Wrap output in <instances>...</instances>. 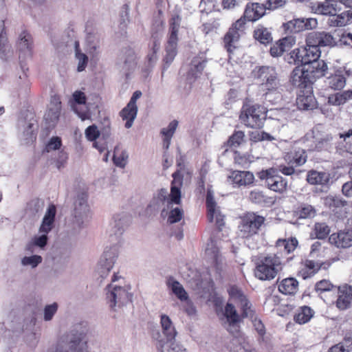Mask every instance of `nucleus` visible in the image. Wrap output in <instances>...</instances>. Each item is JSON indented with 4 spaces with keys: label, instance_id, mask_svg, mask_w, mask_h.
I'll return each mask as SVG.
<instances>
[{
    "label": "nucleus",
    "instance_id": "29",
    "mask_svg": "<svg viewBox=\"0 0 352 352\" xmlns=\"http://www.w3.org/2000/svg\"><path fill=\"white\" fill-rule=\"evenodd\" d=\"M307 181L311 185H326L329 181V174L311 170L307 173Z\"/></svg>",
    "mask_w": 352,
    "mask_h": 352
},
{
    "label": "nucleus",
    "instance_id": "30",
    "mask_svg": "<svg viewBox=\"0 0 352 352\" xmlns=\"http://www.w3.org/2000/svg\"><path fill=\"white\" fill-rule=\"evenodd\" d=\"M254 38L261 44L267 45L272 42L271 32L262 25H258L253 31Z\"/></svg>",
    "mask_w": 352,
    "mask_h": 352
},
{
    "label": "nucleus",
    "instance_id": "2",
    "mask_svg": "<svg viewBox=\"0 0 352 352\" xmlns=\"http://www.w3.org/2000/svg\"><path fill=\"white\" fill-rule=\"evenodd\" d=\"M265 217L254 212H247L239 217L238 234L243 239L258 235L264 226Z\"/></svg>",
    "mask_w": 352,
    "mask_h": 352
},
{
    "label": "nucleus",
    "instance_id": "18",
    "mask_svg": "<svg viewBox=\"0 0 352 352\" xmlns=\"http://www.w3.org/2000/svg\"><path fill=\"white\" fill-rule=\"evenodd\" d=\"M324 263H319L313 260L306 259L300 263L297 275L305 280L313 277L322 268H325Z\"/></svg>",
    "mask_w": 352,
    "mask_h": 352
},
{
    "label": "nucleus",
    "instance_id": "9",
    "mask_svg": "<svg viewBox=\"0 0 352 352\" xmlns=\"http://www.w3.org/2000/svg\"><path fill=\"white\" fill-rule=\"evenodd\" d=\"M206 204L207 208V218L210 222L214 221L215 217V224L219 230L221 231L222 228L225 225V216L221 214L218 208H217V204L214 199L212 191L208 190L206 195Z\"/></svg>",
    "mask_w": 352,
    "mask_h": 352
},
{
    "label": "nucleus",
    "instance_id": "51",
    "mask_svg": "<svg viewBox=\"0 0 352 352\" xmlns=\"http://www.w3.org/2000/svg\"><path fill=\"white\" fill-rule=\"evenodd\" d=\"M160 49V43L157 41L153 42L151 52L146 56L148 67H152L157 60V52Z\"/></svg>",
    "mask_w": 352,
    "mask_h": 352
},
{
    "label": "nucleus",
    "instance_id": "14",
    "mask_svg": "<svg viewBox=\"0 0 352 352\" xmlns=\"http://www.w3.org/2000/svg\"><path fill=\"white\" fill-rule=\"evenodd\" d=\"M298 245V241L296 237H289L287 239H278L276 241L275 248L277 250L276 253L281 258L285 257L287 260H290L292 256H289L296 249Z\"/></svg>",
    "mask_w": 352,
    "mask_h": 352
},
{
    "label": "nucleus",
    "instance_id": "13",
    "mask_svg": "<svg viewBox=\"0 0 352 352\" xmlns=\"http://www.w3.org/2000/svg\"><path fill=\"white\" fill-rule=\"evenodd\" d=\"M62 109L60 97L58 94L51 96L44 118L50 125H54L59 120Z\"/></svg>",
    "mask_w": 352,
    "mask_h": 352
},
{
    "label": "nucleus",
    "instance_id": "20",
    "mask_svg": "<svg viewBox=\"0 0 352 352\" xmlns=\"http://www.w3.org/2000/svg\"><path fill=\"white\" fill-rule=\"evenodd\" d=\"M296 102L299 109H313L316 104V101L312 91V87L300 90Z\"/></svg>",
    "mask_w": 352,
    "mask_h": 352
},
{
    "label": "nucleus",
    "instance_id": "19",
    "mask_svg": "<svg viewBox=\"0 0 352 352\" xmlns=\"http://www.w3.org/2000/svg\"><path fill=\"white\" fill-rule=\"evenodd\" d=\"M296 43V38L293 36L283 37L272 45L270 54L273 57H278L289 50Z\"/></svg>",
    "mask_w": 352,
    "mask_h": 352
},
{
    "label": "nucleus",
    "instance_id": "5",
    "mask_svg": "<svg viewBox=\"0 0 352 352\" xmlns=\"http://www.w3.org/2000/svg\"><path fill=\"white\" fill-rule=\"evenodd\" d=\"M245 30L243 19H238L232 24L222 38L223 46L228 53L229 58L237 48L241 35L244 33Z\"/></svg>",
    "mask_w": 352,
    "mask_h": 352
},
{
    "label": "nucleus",
    "instance_id": "17",
    "mask_svg": "<svg viewBox=\"0 0 352 352\" xmlns=\"http://www.w3.org/2000/svg\"><path fill=\"white\" fill-rule=\"evenodd\" d=\"M305 67H296L290 76V82L293 86L299 88L300 90L311 88L312 83L309 77L307 75Z\"/></svg>",
    "mask_w": 352,
    "mask_h": 352
},
{
    "label": "nucleus",
    "instance_id": "23",
    "mask_svg": "<svg viewBox=\"0 0 352 352\" xmlns=\"http://www.w3.org/2000/svg\"><path fill=\"white\" fill-rule=\"evenodd\" d=\"M329 242L339 248H347L352 246V230L333 233L329 236Z\"/></svg>",
    "mask_w": 352,
    "mask_h": 352
},
{
    "label": "nucleus",
    "instance_id": "10",
    "mask_svg": "<svg viewBox=\"0 0 352 352\" xmlns=\"http://www.w3.org/2000/svg\"><path fill=\"white\" fill-rule=\"evenodd\" d=\"M130 287H123L114 286L112 290L107 294V299L111 308H113L117 305H124L129 301H131L132 295L129 292Z\"/></svg>",
    "mask_w": 352,
    "mask_h": 352
},
{
    "label": "nucleus",
    "instance_id": "12",
    "mask_svg": "<svg viewBox=\"0 0 352 352\" xmlns=\"http://www.w3.org/2000/svg\"><path fill=\"white\" fill-rule=\"evenodd\" d=\"M335 306L339 311H346L352 307V285L343 284L338 287Z\"/></svg>",
    "mask_w": 352,
    "mask_h": 352
},
{
    "label": "nucleus",
    "instance_id": "15",
    "mask_svg": "<svg viewBox=\"0 0 352 352\" xmlns=\"http://www.w3.org/2000/svg\"><path fill=\"white\" fill-rule=\"evenodd\" d=\"M228 181L234 187H245L252 184L254 182V174L248 170H232L228 177Z\"/></svg>",
    "mask_w": 352,
    "mask_h": 352
},
{
    "label": "nucleus",
    "instance_id": "38",
    "mask_svg": "<svg viewBox=\"0 0 352 352\" xmlns=\"http://www.w3.org/2000/svg\"><path fill=\"white\" fill-rule=\"evenodd\" d=\"M219 28L220 23L219 19H212L207 22L203 23L199 27V30L205 36H207L217 33Z\"/></svg>",
    "mask_w": 352,
    "mask_h": 352
},
{
    "label": "nucleus",
    "instance_id": "57",
    "mask_svg": "<svg viewBox=\"0 0 352 352\" xmlns=\"http://www.w3.org/2000/svg\"><path fill=\"white\" fill-rule=\"evenodd\" d=\"M333 287V285L329 280L323 279L316 283L315 291L322 293L332 290Z\"/></svg>",
    "mask_w": 352,
    "mask_h": 352
},
{
    "label": "nucleus",
    "instance_id": "37",
    "mask_svg": "<svg viewBox=\"0 0 352 352\" xmlns=\"http://www.w3.org/2000/svg\"><path fill=\"white\" fill-rule=\"evenodd\" d=\"M303 23V18L294 19L284 23L282 27L285 33H297L304 31Z\"/></svg>",
    "mask_w": 352,
    "mask_h": 352
},
{
    "label": "nucleus",
    "instance_id": "47",
    "mask_svg": "<svg viewBox=\"0 0 352 352\" xmlns=\"http://www.w3.org/2000/svg\"><path fill=\"white\" fill-rule=\"evenodd\" d=\"M314 231L317 239H324L329 234L330 228L325 223H316Z\"/></svg>",
    "mask_w": 352,
    "mask_h": 352
},
{
    "label": "nucleus",
    "instance_id": "4",
    "mask_svg": "<svg viewBox=\"0 0 352 352\" xmlns=\"http://www.w3.org/2000/svg\"><path fill=\"white\" fill-rule=\"evenodd\" d=\"M321 51L315 43H310L309 36L305 38V45L294 49L289 53V63L307 65L319 60Z\"/></svg>",
    "mask_w": 352,
    "mask_h": 352
},
{
    "label": "nucleus",
    "instance_id": "1",
    "mask_svg": "<svg viewBox=\"0 0 352 352\" xmlns=\"http://www.w3.org/2000/svg\"><path fill=\"white\" fill-rule=\"evenodd\" d=\"M282 269L283 263L280 256L276 254H270L261 258L256 263L254 276L261 280H271Z\"/></svg>",
    "mask_w": 352,
    "mask_h": 352
},
{
    "label": "nucleus",
    "instance_id": "59",
    "mask_svg": "<svg viewBox=\"0 0 352 352\" xmlns=\"http://www.w3.org/2000/svg\"><path fill=\"white\" fill-rule=\"evenodd\" d=\"M100 135V133L98 127L94 124L89 126L85 130V136L91 142L95 141L99 138Z\"/></svg>",
    "mask_w": 352,
    "mask_h": 352
},
{
    "label": "nucleus",
    "instance_id": "53",
    "mask_svg": "<svg viewBox=\"0 0 352 352\" xmlns=\"http://www.w3.org/2000/svg\"><path fill=\"white\" fill-rule=\"evenodd\" d=\"M184 217V211L179 208L172 209L168 214L167 221L170 224L177 223Z\"/></svg>",
    "mask_w": 352,
    "mask_h": 352
},
{
    "label": "nucleus",
    "instance_id": "35",
    "mask_svg": "<svg viewBox=\"0 0 352 352\" xmlns=\"http://www.w3.org/2000/svg\"><path fill=\"white\" fill-rule=\"evenodd\" d=\"M314 311L311 307L304 305L299 308L294 316V321L300 324L308 322L314 316Z\"/></svg>",
    "mask_w": 352,
    "mask_h": 352
},
{
    "label": "nucleus",
    "instance_id": "16",
    "mask_svg": "<svg viewBox=\"0 0 352 352\" xmlns=\"http://www.w3.org/2000/svg\"><path fill=\"white\" fill-rule=\"evenodd\" d=\"M310 43H315L318 47H335L337 45L336 39L330 32L314 31L307 34Z\"/></svg>",
    "mask_w": 352,
    "mask_h": 352
},
{
    "label": "nucleus",
    "instance_id": "60",
    "mask_svg": "<svg viewBox=\"0 0 352 352\" xmlns=\"http://www.w3.org/2000/svg\"><path fill=\"white\" fill-rule=\"evenodd\" d=\"M286 3L287 0H266L264 4L266 10L273 11L283 8Z\"/></svg>",
    "mask_w": 352,
    "mask_h": 352
},
{
    "label": "nucleus",
    "instance_id": "3",
    "mask_svg": "<svg viewBox=\"0 0 352 352\" xmlns=\"http://www.w3.org/2000/svg\"><path fill=\"white\" fill-rule=\"evenodd\" d=\"M267 111L261 104H245L243 105L239 118L248 127L261 129L267 118Z\"/></svg>",
    "mask_w": 352,
    "mask_h": 352
},
{
    "label": "nucleus",
    "instance_id": "44",
    "mask_svg": "<svg viewBox=\"0 0 352 352\" xmlns=\"http://www.w3.org/2000/svg\"><path fill=\"white\" fill-rule=\"evenodd\" d=\"M234 164L243 168H248L252 163L251 156L248 154H241L235 151L234 157Z\"/></svg>",
    "mask_w": 352,
    "mask_h": 352
},
{
    "label": "nucleus",
    "instance_id": "64",
    "mask_svg": "<svg viewBox=\"0 0 352 352\" xmlns=\"http://www.w3.org/2000/svg\"><path fill=\"white\" fill-rule=\"evenodd\" d=\"M181 186H171L170 198V201L176 204L181 202Z\"/></svg>",
    "mask_w": 352,
    "mask_h": 352
},
{
    "label": "nucleus",
    "instance_id": "27",
    "mask_svg": "<svg viewBox=\"0 0 352 352\" xmlns=\"http://www.w3.org/2000/svg\"><path fill=\"white\" fill-rule=\"evenodd\" d=\"M178 32H170L166 45V56L164 60L166 63L173 60L177 53Z\"/></svg>",
    "mask_w": 352,
    "mask_h": 352
},
{
    "label": "nucleus",
    "instance_id": "40",
    "mask_svg": "<svg viewBox=\"0 0 352 352\" xmlns=\"http://www.w3.org/2000/svg\"><path fill=\"white\" fill-rule=\"evenodd\" d=\"M123 58L126 69L130 70L136 66V55L133 49L126 48L124 51Z\"/></svg>",
    "mask_w": 352,
    "mask_h": 352
},
{
    "label": "nucleus",
    "instance_id": "61",
    "mask_svg": "<svg viewBox=\"0 0 352 352\" xmlns=\"http://www.w3.org/2000/svg\"><path fill=\"white\" fill-rule=\"evenodd\" d=\"M42 261L41 256L33 255L31 256H25L22 259L23 265H32L33 267L37 266Z\"/></svg>",
    "mask_w": 352,
    "mask_h": 352
},
{
    "label": "nucleus",
    "instance_id": "41",
    "mask_svg": "<svg viewBox=\"0 0 352 352\" xmlns=\"http://www.w3.org/2000/svg\"><path fill=\"white\" fill-rule=\"evenodd\" d=\"M250 200L254 204L264 205L272 202L271 198L267 197L263 192L252 190L250 193Z\"/></svg>",
    "mask_w": 352,
    "mask_h": 352
},
{
    "label": "nucleus",
    "instance_id": "26",
    "mask_svg": "<svg viewBox=\"0 0 352 352\" xmlns=\"http://www.w3.org/2000/svg\"><path fill=\"white\" fill-rule=\"evenodd\" d=\"M278 290L284 295H295L298 290L299 283L293 277L283 278L280 281H277Z\"/></svg>",
    "mask_w": 352,
    "mask_h": 352
},
{
    "label": "nucleus",
    "instance_id": "45",
    "mask_svg": "<svg viewBox=\"0 0 352 352\" xmlns=\"http://www.w3.org/2000/svg\"><path fill=\"white\" fill-rule=\"evenodd\" d=\"M128 155L126 152L116 147L113 152V163L120 167H124L126 163Z\"/></svg>",
    "mask_w": 352,
    "mask_h": 352
},
{
    "label": "nucleus",
    "instance_id": "49",
    "mask_svg": "<svg viewBox=\"0 0 352 352\" xmlns=\"http://www.w3.org/2000/svg\"><path fill=\"white\" fill-rule=\"evenodd\" d=\"M87 199V195L86 193H82L78 197L75 202V212L76 214H78L80 215L81 214V212H78V210H83L85 212L89 210Z\"/></svg>",
    "mask_w": 352,
    "mask_h": 352
},
{
    "label": "nucleus",
    "instance_id": "50",
    "mask_svg": "<svg viewBox=\"0 0 352 352\" xmlns=\"http://www.w3.org/2000/svg\"><path fill=\"white\" fill-rule=\"evenodd\" d=\"M230 298L235 302H239L246 296L244 295L242 290L236 285H232L228 289Z\"/></svg>",
    "mask_w": 352,
    "mask_h": 352
},
{
    "label": "nucleus",
    "instance_id": "11",
    "mask_svg": "<svg viewBox=\"0 0 352 352\" xmlns=\"http://www.w3.org/2000/svg\"><path fill=\"white\" fill-rule=\"evenodd\" d=\"M266 8L264 3L258 2H248L245 8L243 14L239 19H243L244 26L246 21L255 22L263 17L266 14Z\"/></svg>",
    "mask_w": 352,
    "mask_h": 352
},
{
    "label": "nucleus",
    "instance_id": "54",
    "mask_svg": "<svg viewBox=\"0 0 352 352\" xmlns=\"http://www.w3.org/2000/svg\"><path fill=\"white\" fill-rule=\"evenodd\" d=\"M62 146V141L60 138L58 136L52 137L47 144L45 145V147L43 149V153H49L52 151H55L59 149Z\"/></svg>",
    "mask_w": 352,
    "mask_h": 352
},
{
    "label": "nucleus",
    "instance_id": "31",
    "mask_svg": "<svg viewBox=\"0 0 352 352\" xmlns=\"http://www.w3.org/2000/svg\"><path fill=\"white\" fill-rule=\"evenodd\" d=\"M160 323L162 325L163 333L166 337L167 341L175 340L177 332L173 325V322L170 318L168 316L162 314L161 316Z\"/></svg>",
    "mask_w": 352,
    "mask_h": 352
},
{
    "label": "nucleus",
    "instance_id": "6",
    "mask_svg": "<svg viewBox=\"0 0 352 352\" xmlns=\"http://www.w3.org/2000/svg\"><path fill=\"white\" fill-rule=\"evenodd\" d=\"M254 72V77L261 81V87L263 91H266L267 93L278 89L280 86V81L277 73L273 67L261 66Z\"/></svg>",
    "mask_w": 352,
    "mask_h": 352
},
{
    "label": "nucleus",
    "instance_id": "55",
    "mask_svg": "<svg viewBox=\"0 0 352 352\" xmlns=\"http://www.w3.org/2000/svg\"><path fill=\"white\" fill-rule=\"evenodd\" d=\"M298 214L302 219L311 218L315 216L316 210L311 205H304L299 208Z\"/></svg>",
    "mask_w": 352,
    "mask_h": 352
},
{
    "label": "nucleus",
    "instance_id": "28",
    "mask_svg": "<svg viewBox=\"0 0 352 352\" xmlns=\"http://www.w3.org/2000/svg\"><path fill=\"white\" fill-rule=\"evenodd\" d=\"M117 256L118 250L115 247L111 248L109 250L104 252L100 261V265L102 269L105 270L107 274L112 269Z\"/></svg>",
    "mask_w": 352,
    "mask_h": 352
},
{
    "label": "nucleus",
    "instance_id": "33",
    "mask_svg": "<svg viewBox=\"0 0 352 352\" xmlns=\"http://www.w3.org/2000/svg\"><path fill=\"white\" fill-rule=\"evenodd\" d=\"M346 78L341 72L331 74L327 78V84L329 88L335 91L342 90L346 85Z\"/></svg>",
    "mask_w": 352,
    "mask_h": 352
},
{
    "label": "nucleus",
    "instance_id": "58",
    "mask_svg": "<svg viewBox=\"0 0 352 352\" xmlns=\"http://www.w3.org/2000/svg\"><path fill=\"white\" fill-rule=\"evenodd\" d=\"M331 141L332 138L329 136L320 139L316 143V149L318 151H327L330 149L332 146Z\"/></svg>",
    "mask_w": 352,
    "mask_h": 352
},
{
    "label": "nucleus",
    "instance_id": "36",
    "mask_svg": "<svg viewBox=\"0 0 352 352\" xmlns=\"http://www.w3.org/2000/svg\"><path fill=\"white\" fill-rule=\"evenodd\" d=\"M314 13L322 15H329L337 13L336 4H331L327 1L316 3L313 7Z\"/></svg>",
    "mask_w": 352,
    "mask_h": 352
},
{
    "label": "nucleus",
    "instance_id": "39",
    "mask_svg": "<svg viewBox=\"0 0 352 352\" xmlns=\"http://www.w3.org/2000/svg\"><path fill=\"white\" fill-rule=\"evenodd\" d=\"M224 316L230 326H234L240 322V316L238 314L234 306L228 302L225 307Z\"/></svg>",
    "mask_w": 352,
    "mask_h": 352
},
{
    "label": "nucleus",
    "instance_id": "63",
    "mask_svg": "<svg viewBox=\"0 0 352 352\" xmlns=\"http://www.w3.org/2000/svg\"><path fill=\"white\" fill-rule=\"evenodd\" d=\"M293 165L280 164L278 166V170L286 176H292L294 174L298 175L300 171H297Z\"/></svg>",
    "mask_w": 352,
    "mask_h": 352
},
{
    "label": "nucleus",
    "instance_id": "25",
    "mask_svg": "<svg viewBox=\"0 0 352 352\" xmlns=\"http://www.w3.org/2000/svg\"><path fill=\"white\" fill-rule=\"evenodd\" d=\"M56 214V206L53 204H50L40 226V233L48 234L52 230L54 224Z\"/></svg>",
    "mask_w": 352,
    "mask_h": 352
},
{
    "label": "nucleus",
    "instance_id": "34",
    "mask_svg": "<svg viewBox=\"0 0 352 352\" xmlns=\"http://www.w3.org/2000/svg\"><path fill=\"white\" fill-rule=\"evenodd\" d=\"M73 101L72 102V107L75 112L78 115V116L82 120H85L88 118V113L87 111H78L76 107V104H85L87 102V97L84 92L81 91H76L74 92L73 95Z\"/></svg>",
    "mask_w": 352,
    "mask_h": 352
},
{
    "label": "nucleus",
    "instance_id": "52",
    "mask_svg": "<svg viewBox=\"0 0 352 352\" xmlns=\"http://www.w3.org/2000/svg\"><path fill=\"white\" fill-rule=\"evenodd\" d=\"M340 138L342 139V144L344 149L352 154V130L339 134Z\"/></svg>",
    "mask_w": 352,
    "mask_h": 352
},
{
    "label": "nucleus",
    "instance_id": "32",
    "mask_svg": "<svg viewBox=\"0 0 352 352\" xmlns=\"http://www.w3.org/2000/svg\"><path fill=\"white\" fill-rule=\"evenodd\" d=\"M178 122L175 120L170 122L167 128H163L161 131V134L163 138L162 146L164 149L168 150L171 139L177 128Z\"/></svg>",
    "mask_w": 352,
    "mask_h": 352
},
{
    "label": "nucleus",
    "instance_id": "8",
    "mask_svg": "<svg viewBox=\"0 0 352 352\" xmlns=\"http://www.w3.org/2000/svg\"><path fill=\"white\" fill-rule=\"evenodd\" d=\"M142 94L141 91L137 90L135 91L129 102L127 103L126 107H124L120 111V116L122 119L125 121V127L126 129H129L132 126L133 122L138 114V106H137V100L142 96Z\"/></svg>",
    "mask_w": 352,
    "mask_h": 352
},
{
    "label": "nucleus",
    "instance_id": "22",
    "mask_svg": "<svg viewBox=\"0 0 352 352\" xmlns=\"http://www.w3.org/2000/svg\"><path fill=\"white\" fill-rule=\"evenodd\" d=\"M283 159L287 164L298 167L306 163L307 160V153L306 150L298 148L286 153Z\"/></svg>",
    "mask_w": 352,
    "mask_h": 352
},
{
    "label": "nucleus",
    "instance_id": "21",
    "mask_svg": "<svg viewBox=\"0 0 352 352\" xmlns=\"http://www.w3.org/2000/svg\"><path fill=\"white\" fill-rule=\"evenodd\" d=\"M307 74L313 84L317 79L324 76L328 69L327 63L323 60H318L307 65Z\"/></svg>",
    "mask_w": 352,
    "mask_h": 352
},
{
    "label": "nucleus",
    "instance_id": "48",
    "mask_svg": "<svg viewBox=\"0 0 352 352\" xmlns=\"http://www.w3.org/2000/svg\"><path fill=\"white\" fill-rule=\"evenodd\" d=\"M171 289L179 300H186L188 298L187 292L177 280H173L172 282Z\"/></svg>",
    "mask_w": 352,
    "mask_h": 352
},
{
    "label": "nucleus",
    "instance_id": "24",
    "mask_svg": "<svg viewBox=\"0 0 352 352\" xmlns=\"http://www.w3.org/2000/svg\"><path fill=\"white\" fill-rule=\"evenodd\" d=\"M206 60H202L200 57L195 56L191 60L190 69L187 72L186 78L190 82H195L202 74Z\"/></svg>",
    "mask_w": 352,
    "mask_h": 352
},
{
    "label": "nucleus",
    "instance_id": "62",
    "mask_svg": "<svg viewBox=\"0 0 352 352\" xmlns=\"http://www.w3.org/2000/svg\"><path fill=\"white\" fill-rule=\"evenodd\" d=\"M336 18L342 23V27L352 23V10H349L337 14Z\"/></svg>",
    "mask_w": 352,
    "mask_h": 352
},
{
    "label": "nucleus",
    "instance_id": "46",
    "mask_svg": "<svg viewBox=\"0 0 352 352\" xmlns=\"http://www.w3.org/2000/svg\"><path fill=\"white\" fill-rule=\"evenodd\" d=\"M245 133L242 131H235L227 141V146L229 147H237L243 141Z\"/></svg>",
    "mask_w": 352,
    "mask_h": 352
},
{
    "label": "nucleus",
    "instance_id": "7",
    "mask_svg": "<svg viewBox=\"0 0 352 352\" xmlns=\"http://www.w3.org/2000/svg\"><path fill=\"white\" fill-rule=\"evenodd\" d=\"M259 177L265 180L267 188L272 191L283 194L287 190V180L276 174V170L274 168L261 171Z\"/></svg>",
    "mask_w": 352,
    "mask_h": 352
},
{
    "label": "nucleus",
    "instance_id": "56",
    "mask_svg": "<svg viewBox=\"0 0 352 352\" xmlns=\"http://www.w3.org/2000/svg\"><path fill=\"white\" fill-rule=\"evenodd\" d=\"M239 303L242 311L241 316L243 318L253 316L254 311L251 309V304L246 297L244 298V299H243Z\"/></svg>",
    "mask_w": 352,
    "mask_h": 352
},
{
    "label": "nucleus",
    "instance_id": "42",
    "mask_svg": "<svg viewBox=\"0 0 352 352\" xmlns=\"http://www.w3.org/2000/svg\"><path fill=\"white\" fill-rule=\"evenodd\" d=\"M32 38L26 31H23L19 36V49L21 51L27 50L30 53L32 51Z\"/></svg>",
    "mask_w": 352,
    "mask_h": 352
},
{
    "label": "nucleus",
    "instance_id": "43",
    "mask_svg": "<svg viewBox=\"0 0 352 352\" xmlns=\"http://www.w3.org/2000/svg\"><path fill=\"white\" fill-rule=\"evenodd\" d=\"M75 52L76 57L78 60V71L82 72L85 69L88 63V57L84 53H82L80 50L78 42L75 43Z\"/></svg>",
    "mask_w": 352,
    "mask_h": 352
}]
</instances>
